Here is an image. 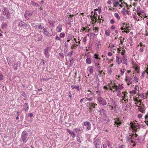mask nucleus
Here are the masks:
<instances>
[{"mask_svg": "<svg viewBox=\"0 0 148 148\" xmlns=\"http://www.w3.org/2000/svg\"><path fill=\"white\" fill-rule=\"evenodd\" d=\"M28 136V134L26 131H23L22 132L21 134V138L24 143H25L27 140V137Z\"/></svg>", "mask_w": 148, "mask_h": 148, "instance_id": "obj_1", "label": "nucleus"}, {"mask_svg": "<svg viewBox=\"0 0 148 148\" xmlns=\"http://www.w3.org/2000/svg\"><path fill=\"white\" fill-rule=\"evenodd\" d=\"M97 99L99 103L103 106H104L107 104L106 100L101 97H98Z\"/></svg>", "mask_w": 148, "mask_h": 148, "instance_id": "obj_2", "label": "nucleus"}, {"mask_svg": "<svg viewBox=\"0 0 148 148\" xmlns=\"http://www.w3.org/2000/svg\"><path fill=\"white\" fill-rule=\"evenodd\" d=\"M3 10L4 11V13H3L2 14L6 15L7 18H9L10 17V14L8 9L5 7H4Z\"/></svg>", "mask_w": 148, "mask_h": 148, "instance_id": "obj_3", "label": "nucleus"}, {"mask_svg": "<svg viewBox=\"0 0 148 148\" xmlns=\"http://www.w3.org/2000/svg\"><path fill=\"white\" fill-rule=\"evenodd\" d=\"M98 10V9H97L94 10V15L93 16V18H92V20L93 22H96V20L97 19V12L96 11H97Z\"/></svg>", "mask_w": 148, "mask_h": 148, "instance_id": "obj_4", "label": "nucleus"}, {"mask_svg": "<svg viewBox=\"0 0 148 148\" xmlns=\"http://www.w3.org/2000/svg\"><path fill=\"white\" fill-rule=\"evenodd\" d=\"M84 125L86 127V128L88 130H90L91 128V124L89 122L85 121L84 123Z\"/></svg>", "mask_w": 148, "mask_h": 148, "instance_id": "obj_5", "label": "nucleus"}, {"mask_svg": "<svg viewBox=\"0 0 148 148\" xmlns=\"http://www.w3.org/2000/svg\"><path fill=\"white\" fill-rule=\"evenodd\" d=\"M18 26L23 27L24 29L27 28V25L23 21L20 22L18 24Z\"/></svg>", "mask_w": 148, "mask_h": 148, "instance_id": "obj_6", "label": "nucleus"}, {"mask_svg": "<svg viewBox=\"0 0 148 148\" xmlns=\"http://www.w3.org/2000/svg\"><path fill=\"white\" fill-rule=\"evenodd\" d=\"M87 104L88 105L89 107V109L90 110H92V108H95V106H97V104L96 103H92L90 102L87 103Z\"/></svg>", "mask_w": 148, "mask_h": 148, "instance_id": "obj_7", "label": "nucleus"}, {"mask_svg": "<svg viewBox=\"0 0 148 148\" xmlns=\"http://www.w3.org/2000/svg\"><path fill=\"white\" fill-rule=\"evenodd\" d=\"M96 148H99L100 147V141L99 140H96L94 143Z\"/></svg>", "mask_w": 148, "mask_h": 148, "instance_id": "obj_8", "label": "nucleus"}, {"mask_svg": "<svg viewBox=\"0 0 148 148\" xmlns=\"http://www.w3.org/2000/svg\"><path fill=\"white\" fill-rule=\"evenodd\" d=\"M99 112H100V115L103 117H106V112L104 109H102Z\"/></svg>", "mask_w": 148, "mask_h": 148, "instance_id": "obj_9", "label": "nucleus"}, {"mask_svg": "<svg viewBox=\"0 0 148 148\" xmlns=\"http://www.w3.org/2000/svg\"><path fill=\"white\" fill-rule=\"evenodd\" d=\"M114 123L116 125H117V127L120 126L121 124V121L118 119H114Z\"/></svg>", "mask_w": 148, "mask_h": 148, "instance_id": "obj_10", "label": "nucleus"}, {"mask_svg": "<svg viewBox=\"0 0 148 148\" xmlns=\"http://www.w3.org/2000/svg\"><path fill=\"white\" fill-rule=\"evenodd\" d=\"M42 32L47 36L49 37L52 36V34H50L49 32L46 31L45 29H43Z\"/></svg>", "mask_w": 148, "mask_h": 148, "instance_id": "obj_11", "label": "nucleus"}, {"mask_svg": "<svg viewBox=\"0 0 148 148\" xmlns=\"http://www.w3.org/2000/svg\"><path fill=\"white\" fill-rule=\"evenodd\" d=\"M49 49V47H47L44 51L45 55L46 58H48L49 56V54L48 53V50Z\"/></svg>", "mask_w": 148, "mask_h": 148, "instance_id": "obj_12", "label": "nucleus"}, {"mask_svg": "<svg viewBox=\"0 0 148 148\" xmlns=\"http://www.w3.org/2000/svg\"><path fill=\"white\" fill-rule=\"evenodd\" d=\"M138 108V110L141 112L142 113H144L145 112V110L142 106H139Z\"/></svg>", "mask_w": 148, "mask_h": 148, "instance_id": "obj_13", "label": "nucleus"}, {"mask_svg": "<svg viewBox=\"0 0 148 148\" xmlns=\"http://www.w3.org/2000/svg\"><path fill=\"white\" fill-rule=\"evenodd\" d=\"M116 62L118 64H120L122 62V59L120 57L116 56Z\"/></svg>", "mask_w": 148, "mask_h": 148, "instance_id": "obj_14", "label": "nucleus"}, {"mask_svg": "<svg viewBox=\"0 0 148 148\" xmlns=\"http://www.w3.org/2000/svg\"><path fill=\"white\" fill-rule=\"evenodd\" d=\"M23 106L25 112L28 110L29 109V106L27 103H25L23 105Z\"/></svg>", "mask_w": 148, "mask_h": 148, "instance_id": "obj_15", "label": "nucleus"}, {"mask_svg": "<svg viewBox=\"0 0 148 148\" xmlns=\"http://www.w3.org/2000/svg\"><path fill=\"white\" fill-rule=\"evenodd\" d=\"M67 132L71 135L73 138H74L75 137V134L73 132H72L68 129H67Z\"/></svg>", "mask_w": 148, "mask_h": 148, "instance_id": "obj_16", "label": "nucleus"}, {"mask_svg": "<svg viewBox=\"0 0 148 148\" xmlns=\"http://www.w3.org/2000/svg\"><path fill=\"white\" fill-rule=\"evenodd\" d=\"M112 88L115 90V91L119 92H120V90L118 88H117V86L115 85V84L114 86H112Z\"/></svg>", "mask_w": 148, "mask_h": 148, "instance_id": "obj_17", "label": "nucleus"}, {"mask_svg": "<svg viewBox=\"0 0 148 148\" xmlns=\"http://www.w3.org/2000/svg\"><path fill=\"white\" fill-rule=\"evenodd\" d=\"M123 63L125 64L126 65H127V59L126 56H123Z\"/></svg>", "mask_w": 148, "mask_h": 148, "instance_id": "obj_18", "label": "nucleus"}, {"mask_svg": "<svg viewBox=\"0 0 148 148\" xmlns=\"http://www.w3.org/2000/svg\"><path fill=\"white\" fill-rule=\"evenodd\" d=\"M62 26L61 25H59L57 26L56 28V31L58 32H60L62 29Z\"/></svg>", "mask_w": 148, "mask_h": 148, "instance_id": "obj_19", "label": "nucleus"}, {"mask_svg": "<svg viewBox=\"0 0 148 148\" xmlns=\"http://www.w3.org/2000/svg\"><path fill=\"white\" fill-rule=\"evenodd\" d=\"M134 135H132V134H129L126 136L127 140V141H130Z\"/></svg>", "mask_w": 148, "mask_h": 148, "instance_id": "obj_20", "label": "nucleus"}, {"mask_svg": "<svg viewBox=\"0 0 148 148\" xmlns=\"http://www.w3.org/2000/svg\"><path fill=\"white\" fill-rule=\"evenodd\" d=\"M71 88L72 89H75L77 90V91L79 90V85L74 86L72 85L71 86Z\"/></svg>", "mask_w": 148, "mask_h": 148, "instance_id": "obj_21", "label": "nucleus"}, {"mask_svg": "<svg viewBox=\"0 0 148 148\" xmlns=\"http://www.w3.org/2000/svg\"><path fill=\"white\" fill-rule=\"evenodd\" d=\"M131 126L134 129V130H137V125H134L133 123L131 122L130 123Z\"/></svg>", "mask_w": 148, "mask_h": 148, "instance_id": "obj_22", "label": "nucleus"}, {"mask_svg": "<svg viewBox=\"0 0 148 148\" xmlns=\"http://www.w3.org/2000/svg\"><path fill=\"white\" fill-rule=\"evenodd\" d=\"M89 71L90 74H92L93 73V66H89Z\"/></svg>", "mask_w": 148, "mask_h": 148, "instance_id": "obj_23", "label": "nucleus"}, {"mask_svg": "<svg viewBox=\"0 0 148 148\" xmlns=\"http://www.w3.org/2000/svg\"><path fill=\"white\" fill-rule=\"evenodd\" d=\"M99 82V79H98L97 78L96 79L95 82H94L93 83H92V84L93 85H97L98 86L99 85L98 84Z\"/></svg>", "mask_w": 148, "mask_h": 148, "instance_id": "obj_24", "label": "nucleus"}, {"mask_svg": "<svg viewBox=\"0 0 148 148\" xmlns=\"http://www.w3.org/2000/svg\"><path fill=\"white\" fill-rule=\"evenodd\" d=\"M86 62L87 64H90L91 63L92 61L89 58H87L86 60Z\"/></svg>", "mask_w": 148, "mask_h": 148, "instance_id": "obj_25", "label": "nucleus"}, {"mask_svg": "<svg viewBox=\"0 0 148 148\" xmlns=\"http://www.w3.org/2000/svg\"><path fill=\"white\" fill-rule=\"evenodd\" d=\"M37 38L36 40L38 41H40L42 39V36L40 35H37Z\"/></svg>", "mask_w": 148, "mask_h": 148, "instance_id": "obj_26", "label": "nucleus"}, {"mask_svg": "<svg viewBox=\"0 0 148 148\" xmlns=\"http://www.w3.org/2000/svg\"><path fill=\"white\" fill-rule=\"evenodd\" d=\"M7 26V24L5 23H3L2 24V28L3 29L5 28Z\"/></svg>", "mask_w": 148, "mask_h": 148, "instance_id": "obj_27", "label": "nucleus"}, {"mask_svg": "<svg viewBox=\"0 0 148 148\" xmlns=\"http://www.w3.org/2000/svg\"><path fill=\"white\" fill-rule=\"evenodd\" d=\"M95 66L98 70L101 68L100 66L99 65V63H98L97 62L95 63Z\"/></svg>", "mask_w": 148, "mask_h": 148, "instance_id": "obj_28", "label": "nucleus"}, {"mask_svg": "<svg viewBox=\"0 0 148 148\" xmlns=\"http://www.w3.org/2000/svg\"><path fill=\"white\" fill-rule=\"evenodd\" d=\"M107 145L109 147L110 145V143L109 142H108L107 144L105 143L103 145V148H108Z\"/></svg>", "mask_w": 148, "mask_h": 148, "instance_id": "obj_29", "label": "nucleus"}, {"mask_svg": "<svg viewBox=\"0 0 148 148\" xmlns=\"http://www.w3.org/2000/svg\"><path fill=\"white\" fill-rule=\"evenodd\" d=\"M36 28L40 29H43L44 27L41 25H37V27H36Z\"/></svg>", "mask_w": 148, "mask_h": 148, "instance_id": "obj_30", "label": "nucleus"}, {"mask_svg": "<svg viewBox=\"0 0 148 148\" xmlns=\"http://www.w3.org/2000/svg\"><path fill=\"white\" fill-rule=\"evenodd\" d=\"M126 81L128 83H130V84H132L131 80L132 78H127V77L126 76L125 79Z\"/></svg>", "mask_w": 148, "mask_h": 148, "instance_id": "obj_31", "label": "nucleus"}, {"mask_svg": "<svg viewBox=\"0 0 148 148\" xmlns=\"http://www.w3.org/2000/svg\"><path fill=\"white\" fill-rule=\"evenodd\" d=\"M114 16L116 17L118 20H119L120 19V17L118 13H115L114 14Z\"/></svg>", "mask_w": 148, "mask_h": 148, "instance_id": "obj_32", "label": "nucleus"}, {"mask_svg": "<svg viewBox=\"0 0 148 148\" xmlns=\"http://www.w3.org/2000/svg\"><path fill=\"white\" fill-rule=\"evenodd\" d=\"M98 28L97 27H95L93 29V30L95 31L96 33H97L98 31Z\"/></svg>", "mask_w": 148, "mask_h": 148, "instance_id": "obj_33", "label": "nucleus"}, {"mask_svg": "<svg viewBox=\"0 0 148 148\" xmlns=\"http://www.w3.org/2000/svg\"><path fill=\"white\" fill-rule=\"evenodd\" d=\"M126 70V69L125 68L122 69L121 70V73L122 75H123Z\"/></svg>", "mask_w": 148, "mask_h": 148, "instance_id": "obj_34", "label": "nucleus"}, {"mask_svg": "<svg viewBox=\"0 0 148 148\" xmlns=\"http://www.w3.org/2000/svg\"><path fill=\"white\" fill-rule=\"evenodd\" d=\"M110 33L109 30H107L105 31V34L106 36H109Z\"/></svg>", "mask_w": 148, "mask_h": 148, "instance_id": "obj_35", "label": "nucleus"}, {"mask_svg": "<svg viewBox=\"0 0 148 148\" xmlns=\"http://www.w3.org/2000/svg\"><path fill=\"white\" fill-rule=\"evenodd\" d=\"M55 23L54 21H49V23L50 24V25L53 26L54 23Z\"/></svg>", "mask_w": 148, "mask_h": 148, "instance_id": "obj_36", "label": "nucleus"}, {"mask_svg": "<svg viewBox=\"0 0 148 148\" xmlns=\"http://www.w3.org/2000/svg\"><path fill=\"white\" fill-rule=\"evenodd\" d=\"M70 64L71 65L72 64H73V58L71 57V56L70 57Z\"/></svg>", "mask_w": 148, "mask_h": 148, "instance_id": "obj_37", "label": "nucleus"}, {"mask_svg": "<svg viewBox=\"0 0 148 148\" xmlns=\"http://www.w3.org/2000/svg\"><path fill=\"white\" fill-rule=\"evenodd\" d=\"M121 12L123 14H124V15H125L126 14H129V11H128L127 10L126 11H121Z\"/></svg>", "mask_w": 148, "mask_h": 148, "instance_id": "obj_38", "label": "nucleus"}, {"mask_svg": "<svg viewBox=\"0 0 148 148\" xmlns=\"http://www.w3.org/2000/svg\"><path fill=\"white\" fill-rule=\"evenodd\" d=\"M78 46V45H76V44L73 45V46L71 47V49H76L77 47Z\"/></svg>", "mask_w": 148, "mask_h": 148, "instance_id": "obj_39", "label": "nucleus"}, {"mask_svg": "<svg viewBox=\"0 0 148 148\" xmlns=\"http://www.w3.org/2000/svg\"><path fill=\"white\" fill-rule=\"evenodd\" d=\"M65 35V34L64 33H61L60 34V36L61 38H63L64 37Z\"/></svg>", "mask_w": 148, "mask_h": 148, "instance_id": "obj_40", "label": "nucleus"}, {"mask_svg": "<svg viewBox=\"0 0 148 148\" xmlns=\"http://www.w3.org/2000/svg\"><path fill=\"white\" fill-rule=\"evenodd\" d=\"M137 14L139 16H140V15H142V12H141L140 11L137 10Z\"/></svg>", "mask_w": 148, "mask_h": 148, "instance_id": "obj_41", "label": "nucleus"}, {"mask_svg": "<svg viewBox=\"0 0 148 148\" xmlns=\"http://www.w3.org/2000/svg\"><path fill=\"white\" fill-rule=\"evenodd\" d=\"M94 57L96 59H100V58H99L98 55L96 54H95L94 55Z\"/></svg>", "mask_w": 148, "mask_h": 148, "instance_id": "obj_42", "label": "nucleus"}, {"mask_svg": "<svg viewBox=\"0 0 148 148\" xmlns=\"http://www.w3.org/2000/svg\"><path fill=\"white\" fill-rule=\"evenodd\" d=\"M77 141L79 143H81L82 141V139L79 137H78L77 138Z\"/></svg>", "mask_w": 148, "mask_h": 148, "instance_id": "obj_43", "label": "nucleus"}, {"mask_svg": "<svg viewBox=\"0 0 148 148\" xmlns=\"http://www.w3.org/2000/svg\"><path fill=\"white\" fill-rule=\"evenodd\" d=\"M114 5L115 7H116L117 5H118L119 4V3L118 1L115 2L114 3Z\"/></svg>", "mask_w": 148, "mask_h": 148, "instance_id": "obj_44", "label": "nucleus"}, {"mask_svg": "<svg viewBox=\"0 0 148 148\" xmlns=\"http://www.w3.org/2000/svg\"><path fill=\"white\" fill-rule=\"evenodd\" d=\"M55 39L56 40H61V39L60 38V37H59L57 35H56Z\"/></svg>", "mask_w": 148, "mask_h": 148, "instance_id": "obj_45", "label": "nucleus"}, {"mask_svg": "<svg viewBox=\"0 0 148 148\" xmlns=\"http://www.w3.org/2000/svg\"><path fill=\"white\" fill-rule=\"evenodd\" d=\"M3 79V75L0 73V80H2Z\"/></svg>", "mask_w": 148, "mask_h": 148, "instance_id": "obj_46", "label": "nucleus"}, {"mask_svg": "<svg viewBox=\"0 0 148 148\" xmlns=\"http://www.w3.org/2000/svg\"><path fill=\"white\" fill-rule=\"evenodd\" d=\"M139 87L138 86H135V88H134V89H135L134 90H135L136 91V90L139 91Z\"/></svg>", "mask_w": 148, "mask_h": 148, "instance_id": "obj_47", "label": "nucleus"}, {"mask_svg": "<svg viewBox=\"0 0 148 148\" xmlns=\"http://www.w3.org/2000/svg\"><path fill=\"white\" fill-rule=\"evenodd\" d=\"M117 88H118L119 89L121 90L123 89V87L121 85L119 84V85L117 86Z\"/></svg>", "mask_w": 148, "mask_h": 148, "instance_id": "obj_48", "label": "nucleus"}, {"mask_svg": "<svg viewBox=\"0 0 148 148\" xmlns=\"http://www.w3.org/2000/svg\"><path fill=\"white\" fill-rule=\"evenodd\" d=\"M110 101L113 104V105H114V104H116L115 102L112 99H111Z\"/></svg>", "mask_w": 148, "mask_h": 148, "instance_id": "obj_49", "label": "nucleus"}, {"mask_svg": "<svg viewBox=\"0 0 148 148\" xmlns=\"http://www.w3.org/2000/svg\"><path fill=\"white\" fill-rule=\"evenodd\" d=\"M130 93H132L134 94H136V92L135 90H134L131 92Z\"/></svg>", "mask_w": 148, "mask_h": 148, "instance_id": "obj_50", "label": "nucleus"}, {"mask_svg": "<svg viewBox=\"0 0 148 148\" xmlns=\"http://www.w3.org/2000/svg\"><path fill=\"white\" fill-rule=\"evenodd\" d=\"M59 55L62 58H64V56H63V54L62 53H60L59 54Z\"/></svg>", "mask_w": 148, "mask_h": 148, "instance_id": "obj_51", "label": "nucleus"}, {"mask_svg": "<svg viewBox=\"0 0 148 148\" xmlns=\"http://www.w3.org/2000/svg\"><path fill=\"white\" fill-rule=\"evenodd\" d=\"M110 23L112 24H113L114 23V21L113 19H112L110 20Z\"/></svg>", "mask_w": 148, "mask_h": 148, "instance_id": "obj_52", "label": "nucleus"}, {"mask_svg": "<svg viewBox=\"0 0 148 148\" xmlns=\"http://www.w3.org/2000/svg\"><path fill=\"white\" fill-rule=\"evenodd\" d=\"M139 51L141 52H143V47H141Z\"/></svg>", "mask_w": 148, "mask_h": 148, "instance_id": "obj_53", "label": "nucleus"}, {"mask_svg": "<svg viewBox=\"0 0 148 148\" xmlns=\"http://www.w3.org/2000/svg\"><path fill=\"white\" fill-rule=\"evenodd\" d=\"M146 97L145 94L144 93H143L142 95V98H145Z\"/></svg>", "mask_w": 148, "mask_h": 148, "instance_id": "obj_54", "label": "nucleus"}, {"mask_svg": "<svg viewBox=\"0 0 148 148\" xmlns=\"http://www.w3.org/2000/svg\"><path fill=\"white\" fill-rule=\"evenodd\" d=\"M85 98L87 99L88 100L90 101H92V97H90L88 98L87 97H85Z\"/></svg>", "mask_w": 148, "mask_h": 148, "instance_id": "obj_55", "label": "nucleus"}, {"mask_svg": "<svg viewBox=\"0 0 148 148\" xmlns=\"http://www.w3.org/2000/svg\"><path fill=\"white\" fill-rule=\"evenodd\" d=\"M86 41V36H85L83 40V41L84 42H85Z\"/></svg>", "mask_w": 148, "mask_h": 148, "instance_id": "obj_56", "label": "nucleus"}, {"mask_svg": "<svg viewBox=\"0 0 148 148\" xmlns=\"http://www.w3.org/2000/svg\"><path fill=\"white\" fill-rule=\"evenodd\" d=\"M31 25H32V26L34 27H37V25H36L35 23H32L31 24Z\"/></svg>", "mask_w": 148, "mask_h": 148, "instance_id": "obj_57", "label": "nucleus"}, {"mask_svg": "<svg viewBox=\"0 0 148 148\" xmlns=\"http://www.w3.org/2000/svg\"><path fill=\"white\" fill-rule=\"evenodd\" d=\"M142 117V115L140 114H138V117L139 118H141Z\"/></svg>", "mask_w": 148, "mask_h": 148, "instance_id": "obj_58", "label": "nucleus"}, {"mask_svg": "<svg viewBox=\"0 0 148 148\" xmlns=\"http://www.w3.org/2000/svg\"><path fill=\"white\" fill-rule=\"evenodd\" d=\"M31 3L32 5H36L37 4V3H36L34 1H31Z\"/></svg>", "mask_w": 148, "mask_h": 148, "instance_id": "obj_59", "label": "nucleus"}, {"mask_svg": "<svg viewBox=\"0 0 148 148\" xmlns=\"http://www.w3.org/2000/svg\"><path fill=\"white\" fill-rule=\"evenodd\" d=\"M134 79L135 80V81L136 82H138V78H137L136 77H134Z\"/></svg>", "mask_w": 148, "mask_h": 148, "instance_id": "obj_60", "label": "nucleus"}, {"mask_svg": "<svg viewBox=\"0 0 148 148\" xmlns=\"http://www.w3.org/2000/svg\"><path fill=\"white\" fill-rule=\"evenodd\" d=\"M98 71L99 73V76H101V75L102 73L103 72V71H100L99 70H98Z\"/></svg>", "mask_w": 148, "mask_h": 148, "instance_id": "obj_61", "label": "nucleus"}, {"mask_svg": "<svg viewBox=\"0 0 148 148\" xmlns=\"http://www.w3.org/2000/svg\"><path fill=\"white\" fill-rule=\"evenodd\" d=\"M33 115V114L32 113H29V116L31 117H32Z\"/></svg>", "mask_w": 148, "mask_h": 148, "instance_id": "obj_62", "label": "nucleus"}, {"mask_svg": "<svg viewBox=\"0 0 148 148\" xmlns=\"http://www.w3.org/2000/svg\"><path fill=\"white\" fill-rule=\"evenodd\" d=\"M108 55L109 56H111L112 55V53L111 52H108Z\"/></svg>", "mask_w": 148, "mask_h": 148, "instance_id": "obj_63", "label": "nucleus"}, {"mask_svg": "<svg viewBox=\"0 0 148 148\" xmlns=\"http://www.w3.org/2000/svg\"><path fill=\"white\" fill-rule=\"evenodd\" d=\"M147 119H148V112L147 114L145 116V120H147Z\"/></svg>", "mask_w": 148, "mask_h": 148, "instance_id": "obj_64", "label": "nucleus"}]
</instances>
